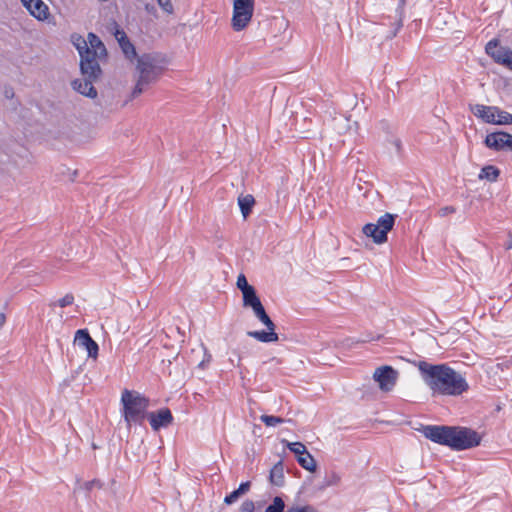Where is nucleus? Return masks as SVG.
<instances>
[{"label": "nucleus", "instance_id": "obj_1", "mask_svg": "<svg viewBox=\"0 0 512 512\" xmlns=\"http://www.w3.org/2000/svg\"><path fill=\"white\" fill-rule=\"evenodd\" d=\"M418 369L434 395L459 396L469 389L465 378L446 364L420 361Z\"/></svg>", "mask_w": 512, "mask_h": 512}, {"label": "nucleus", "instance_id": "obj_2", "mask_svg": "<svg viewBox=\"0 0 512 512\" xmlns=\"http://www.w3.org/2000/svg\"><path fill=\"white\" fill-rule=\"evenodd\" d=\"M71 41L80 55V71L82 75V78L72 81V88L83 96L94 99L97 97V90L94 84L102 76L100 64L95 59L96 52L88 49L87 41L81 35L73 34Z\"/></svg>", "mask_w": 512, "mask_h": 512}, {"label": "nucleus", "instance_id": "obj_3", "mask_svg": "<svg viewBox=\"0 0 512 512\" xmlns=\"http://www.w3.org/2000/svg\"><path fill=\"white\" fill-rule=\"evenodd\" d=\"M421 432L427 439L456 451L476 447L481 442L478 432L467 427L427 425L422 427Z\"/></svg>", "mask_w": 512, "mask_h": 512}, {"label": "nucleus", "instance_id": "obj_4", "mask_svg": "<svg viewBox=\"0 0 512 512\" xmlns=\"http://www.w3.org/2000/svg\"><path fill=\"white\" fill-rule=\"evenodd\" d=\"M166 64L165 55L159 52L144 53L137 57V80L131 97L140 96L150 85L156 83L163 74Z\"/></svg>", "mask_w": 512, "mask_h": 512}, {"label": "nucleus", "instance_id": "obj_5", "mask_svg": "<svg viewBox=\"0 0 512 512\" xmlns=\"http://www.w3.org/2000/svg\"><path fill=\"white\" fill-rule=\"evenodd\" d=\"M121 403L128 429L131 428L132 423L142 424L144 419L147 418L149 399L138 391L124 389L121 395Z\"/></svg>", "mask_w": 512, "mask_h": 512}, {"label": "nucleus", "instance_id": "obj_6", "mask_svg": "<svg viewBox=\"0 0 512 512\" xmlns=\"http://www.w3.org/2000/svg\"><path fill=\"white\" fill-rule=\"evenodd\" d=\"M396 215L385 213L377 220V223L364 225L362 231L367 237H371L375 243L387 241V233L393 228Z\"/></svg>", "mask_w": 512, "mask_h": 512}, {"label": "nucleus", "instance_id": "obj_7", "mask_svg": "<svg viewBox=\"0 0 512 512\" xmlns=\"http://www.w3.org/2000/svg\"><path fill=\"white\" fill-rule=\"evenodd\" d=\"M254 12V0H234L232 27L235 31L243 30L251 21Z\"/></svg>", "mask_w": 512, "mask_h": 512}, {"label": "nucleus", "instance_id": "obj_8", "mask_svg": "<svg viewBox=\"0 0 512 512\" xmlns=\"http://www.w3.org/2000/svg\"><path fill=\"white\" fill-rule=\"evenodd\" d=\"M263 325L266 326L267 330L261 331H248L247 336L252 337L262 343L277 342L279 337L275 332L276 325L267 314L266 310H262L254 315Z\"/></svg>", "mask_w": 512, "mask_h": 512}, {"label": "nucleus", "instance_id": "obj_9", "mask_svg": "<svg viewBox=\"0 0 512 512\" xmlns=\"http://www.w3.org/2000/svg\"><path fill=\"white\" fill-rule=\"evenodd\" d=\"M486 53L499 65L512 71V49L501 46L496 38L490 40L485 46Z\"/></svg>", "mask_w": 512, "mask_h": 512}, {"label": "nucleus", "instance_id": "obj_10", "mask_svg": "<svg viewBox=\"0 0 512 512\" xmlns=\"http://www.w3.org/2000/svg\"><path fill=\"white\" fill-rule=\"evenodd\" d=\"M399 373L393 367L385 365L377 368L373 374V379L378 383L381 391H391L398 379Z\"/></svg>", "mask_w": 512, "mask_h": 512}, {"label": "nucleus", "instance_id": "obj_11", "mask_svg": "<svg viewBox=\"0 0 512 512\" xmlns=\"http://www.w3.org/2000/svg\"><path fill=\"white\" fill-rule=\"evenodd\" d=\"M484 144L494 151H512V134L496 131L486 135Z\"/></svg>", "mask_w": 512, "mask_h": 512}, {"label": "nucleus", "instance_id": "obj_12", "mask_svg": "<svg viewBox=\"0 0 512 512\" xmlns=\"http://www.w3.org/2000/svg\"><path fill=\"white\" fill-rule=\"evenodd\" d=\"M74 343L78 346L86 349L88 356L92 359H97L99 346L98 344L91 338L87 329H79L77 330L74 338Z\"/></svg>", "mask_w": 512, "mask_h": 512}, {"label": "nucleus", "instance_id": "obj_13", "mask_svg": "<svg viewBox=\"0 0 512 512\" xmlns=\"http://www.w3.org/2000/svg\"><path fill=\"white\" fill-rule=\"evenodd\" d=\"M147 418L154 431L168 427L173 422V415L168 408H162L155 412H149Z\"/></svg>", "mask_w": 512, "mask_h": 512}, {"label": "nucleus", "instance_id": "obj_14", "mask_svg": "<svg viewBox=\"0 0 512 512\" xmlns=\"http://www.w3.org/2000/svg\"><path fill=\"white\" fill-rule=\"evenodd\" d=\"M22 5L28 10L30 15L39 21L49 18V8L42 0H20Z\"/></svg>", "mask_w": 512, "mask_h": 512}, {"label": "nucleus", "instance_id": "obj_15", "mask_svg": "<svg viewBox=\"0 0 512 512\" xmlns=\"http://www.w3.org/2000/svg\"><path fill=\"white\" fill-rule=\"evenodd\" d=\"M471 112L484 122L489 124L495 123L496 112L498 111L497 106H486L482 104H475L470 106Z\"/></svg>", "mask_w": 512, "mask_h": 512}, {"label": "nucleus", "instance_id": "obj_16", "mask_svg": "<svg viewBox=\"0 0 512 512\" xmlns=\"http://www.w3.org/2000/svg\"><path fill=\"white\" fill-rule=\"evenodd\" d=\"M115 37L119 43V46L124 53L125 57L129 60H133L137 57L135 46L131 43L126 33L123 30L116 29Z\"/></svg>", "mask_w": 512, "mask_h": 512}, {"label": "nucleus", "instance_id": "obj_17", "mask_svg": "<svg viewBox=\"0 0 512 512\" xmlns=\"http://www.w3.org/2000/svg\"><path fill=\"white\" fill-rule=\"evenodd\" d=\"M87 44L88 49L94 50L95 59H101L102 57L107 56V50L101 39L94 33L90 32L87 35Z\"/></svg>", "mask_w": 512, "mask_h": 512}, {"label": "nucleus", "instance_id": "obj_18", "mask_svg": "<svg viewBox=\"0 0 512 512\" xmlns=\"http://www.w3.org/2000/svg\"><path fill=\"white\" fill-rule=\"evenodd\" d=\"M243 307L251 308L254 315L264 310V306L256 293V290L242 296Z\"/></svg>", "mask_w": 512, "mask_h": 512}, {"label": "nucleus", "instance_id": "obj_19", "mask_svg": "<svg viewBox=\"0 0 512 512\" xmlns=\"http://www.w3.org/2000/svg\"><path fill=\"white\" fill-rule=\"evenodd\" d=\"M284 468L282 461L277 462L270 470L269 480L275 486H282L284 483Z\"/></svg>", "mask_w": 512, "mask_h": 512}, {"label": "nucleus", "instance_id": "obj_20", "mask_svg": "<svg viewBox=\"0 0 512 512\" xmlns=\"http://www.w3.org/2000/svg\"><path fill=\"white\" fill-rule=\"evenodd\" d=\"M238 205L240 207L244 219H246L248 215L251 213L253 206L255 205V199L250 194H247L245 196L241 195L238 197Z\"/></svg>", "mask_w": 512, "mask_h": 512}, {"label": "nucleus", "instance_id": "obj_21", "mask_svg": "<svg viewBox=\"0 0 512 512\" xmlns=\"http://www.w3.org/2000/svg\"><path fill=\"white\" fill-rule=\"evenodd\" d=\"M297 462L302 468L309 472H315L317 469L316 460L308 451L307 453H304L302 456H299Z\"/></svg>", "mask_w": 512, "mask_h": 512}, {"label": "nucleus", "instance_id": "obj_22", "mask_svg": "<svg viewBox=\"0 0 512 512\" xmlns=\"http://www.w3.org/2000/svg\"><path fill=\"white\" fill-rule=\"evenodd\" d=\"M405 4H406V0H399V5L396 10V16H397V21L395 23L396 26H395L394 30L391 31V33L386 36V38L391 39V38L395 37L396 34L398 33V31L400 30V28L402 27Z\"/></svg>", "mask_w": 512, "mask_h": 512}, {"label": "nucleus", "instance_id": "obj_23", "mask_svg": "<svg viewBox=\"0 0 512 512\" xmlns=\"http://www.w3.org/2000/svg\"><path fill=\"white\" fill-rule=\"evenodd\" d=\"M500 175V170L493 166V165H487L485 167L482 168L480 174H479V179H486L490 182H495L497 180V178L499 177Z\"/></svg>", "mask_w": 512, "mask_h": 512}, {"label": "nucleus", "instance_id": "obj_24", "mask_svg": "<svg viewBox=\"0 0 512 512\" xmlns=\"http://www.w3.org/2000/svg\"><path fill=\"white\" fill-rule=\"evenodd\" d=\"M496 116L497 118L495 117V125H510L512 124V114L507 112V111H504V110H501L499 107H498V111L496 112Z\"/></svg>", "mask_w": 512, "mask_h": 512}, {"label": "nucleus", "instance_id": "obj_25", "mask_svg": "<svg viewBox=\"0 0 512 512\" xmlns=\"http://www.w3.org/2000/svg\"><path fill=\"white\" fill-rule=\"evenodd\" d=\"M236 286L242 292V296L255 290V288L248 283L244 274L238 276Z\"/></svg>", "mask_w": 512, "mask_h": 512}, {"label": "nucleus", "instance_id": "obj_26", "mask_svg": "<svg viewBox=\"0 0 512 512\" xmlns=\"http://www.w3.org/2000/svg\"><path fill=\"white\" fill-rule=\"evenodd\" d=\"M284 443H286V446L289 448L291 452H293L296 457L302 456L304 453H307V449L304 444L301 442H293L290 443L288 441L283 440Z\"/></svg>", "mask_w": 512, "mask_h": 512}, {"label": "nucleus", "instance_id": "obj_27", "mask_svg": "<svg viewBox=\"0 0 512 512\" xmlns=\"http://www.w3.org/2000/svg\"><path fill=\"white\" fill-rule=\"evenodd\" d=\"M285 503L283 499L279 496H276L273 499L272 504L266 507L265 512H284Z\"/></svg>", "mask_w": 512, "mask_h": 512}, {"label": "nucleus", "instance_id": "obj_28", "mask_svg": "<svg viewBox=\"0 0 512 512\" xmlns=\"http://www.w3.org/2000/svg\"><path fill=\"white\" fill-rule=\"evenodd\" d=\"M260 420L265 423L266 426H276L278 424L284 423L285 420L278 416L272 415H262Z\"/></svg>", "mask_w": 512, "mask_h": 512}, {"label": "nucleus", "instance_id": "obj_29", "mask_svg": "<svg viewBox=\"0 0 512 512\" xmlns=\"http://www.w3.org/2000/svg\"><path fill=\"white\" fill-rule=\"evenodd\" d=\"M74 302V296L71 293L66 294L63 298L59 299L57 302H51L49 304L50 307H55L59 305L61 308L71 305Z\"/></svg>", "mask_w": 512, "mask_h": 512}, {"label": "nucleus", "instance_id": "obj_30", "mask_svg": "<svg viewBox=\"0 0 512 512\" xmlns=\"http://www.w3.org/2000/svg\"><path fill=\"white\" fill-rule=\"evenodd\" d=\"M340 480L341 478L336 472H331V474L326 478L322 488L336 486L340 483Z\"/></svg>", "mask_w": 512, "mask_h": 512}, {"label": "nucleus", "instance_id": "obj_31", "mask_svg": "<svg viewBox=\"0 0 512 512\" xmlns=\"http://www.w3.org/2000/svg\"><path fill=\"white\" fill-rule=\"evenodd\" d=\"M241 496L243 495L239 492V490L235 489L224 498V503L227 505H231L235 503Z\"/></svg>", "mask_w": 512, "mask_h": 512}, {"label": "nucleus", "instance_id": "obj_32", "mask_svg": "<svg viewBox=\"0 0 512 512\" xmlns=\"http://www.w3.org/2000/svg\"><path fill=\"white\" fill-rule=\"evenodd\" d=\"M286 512H317V510L311 505L304 506H291Z\"/></svg>", "mask_w": 512, "mask_h": 512}, {"label": "nucleus", "instance_id": "obj_33", "mask_svg": "<svg viewBox=\"0 0 512 512\" xmlns=\"http://www.w3.org/2000/svg\"><path fill=\"white\" fill-rule=\"evenodd\" d=\"M255 508H256V505L252 500H245L241 504V506L239 508V512H254Z\"/></svg>", "mask_w": 512, "mask_h": 512}, {"label": "nucleus", "instance_id": "obj_34", "mask_svg": "<svg viewBox=\"0 0 512 512\" xmlns=\"http://www.w3.org/2000/svg\"><path fill=\"white\" fill-rule=\"evenodd\" d=\"M159 6L167 13L171 14L173 13V5L171 3V0H157Z\"/></svg>", "mask_w": 512, "mask_h": 512}, {"label": "nucleus", "instance_id": "obj_35", "mask_svg": "<svg viewBox=\"0 0 512 512\" xmlns=\"http://www.w3.org/2000/svg\"><path fill=\"white\" fill-rule=\"evenodd\" d=\"M250 487H251V482L247 481V482L241 483L237 489L239 490V492L242 495H244L250 490Z\"/></svg>", "mask_w": 512, "mask_h": 512}, {"label": "nucleus", "instance_id": "obj_36", "mask_svg": "<svg viewBox=\"0 0 512 512\" xmlns=\"http://www.w3.org/2000/svg\"><path fill=\"white\" fill-rule=\"evenodd\" d=\"M84 486H85V489L87 491H90V490H92L93 487H95V486L101 487L102 485H101L99 480L94 479V480H91V481H87L84 484Z\"/></svg>", "mask_w": 512, "mask_h": 512}, {"label": "nucleus", "instance_id": "obj_37", "mask_svg": "<svg viewBox=\"0 0 512 512\" xmlns=\"http://www.w3.org/2000/svg\"><path fill=\"white\" fill-rule=\"evenodd\" d=\"M455 211H456V209L453 206H446V207L440 209V214L442 216H445L449 213H454Z\"/></svg>", "mask_w": 512, "mask_h": 512}, {"label": "nucleus", "instance_id": "obj_38", "mask_svg": "<svg viewBox=\"0 0 512 512\" xmlns=\"http://www.w3.org/2000/svg\"><path fill=\"white\" fill-rule=\"evenodd\" d=\"M5 322H6V315L4 313H0V328L3 327Z\"/></svg>", "mask_w": 512, "mask_h": 512}, {"label": "nucleus", "instance_id": "obj_39", "mask_svg": "<svg viewBox=\"0 0 512 512\" xmlns=\"http://www.w3.org/2000/svg\"><path fill=\"white\" fill-rule=\"evenodd\" d=\"M211 359V355H207V358L200 362L199 366L204 367L205 363L209 362Z\"/></svg>", "mask_w": 512, "mask_h": 512}, {"label": "nucleus", "instance_id": "obj_40", "mask_svg": "<svg viewBox=\"0 0 512 512\" xmlns=\"http://www.w3.org/2000/svg\"><path fill=\"white\" fill-rule=\"evenodd\" d=\"M512 248V239L509 243L506 244V249L509 250Z\"/></svg>", "mask_w": 512, "mask_h": 512}, {"label": "nucleus", "instance_id": "obj_41", "mask_svg": "<svg viewBox=\"0 0 512 512\" xmlns=\"http://www.w3.org/2000/svg\"><path fill=\"white\" fill-rule=\"evenodd\" d=\"M395 145H396V147L399 149V148H400V145H401L400 140H396V141H395Z\"/></svg>", "mask_w": 512, "mask_h": 512}, {"label": "nucleus", "instance_id": "obj_42", "mask_svg": "<svg viewBox=\"0 0 512 512\" xmlns=\"http://www.w3.org/2000/svg\"><path fill=\"white\" fill-rule=\"evenodd\" d=\"M151 9H154V6L149 7V5H146V10L150 11Z\"/></svg>", "mask_w": 512, "mask_h": 512}, {"label": "nucleus", "instance_id": "obj_43", "mask_svg": "<svg viewBox=\"0 0 512 512\" xmlns=\"http://www.w3.org/2000/svg\"><path fill=\"white\" fill-rule=\"evenodd\" d=\"M151 9H154V6L149 7V5H146V10L150 11Z\"/></svg>", "mask_w": 512, "mask_h": 512}, {"label": "nucleus", "instance_id": "obj_44", "mask_svg": "<svg viewBox=\"0 0 512 512\" xmlns=\"http://www.w3.org/2000/svg\"><path fill=\"white\" fill-rule=\"evenodd\" d=\"M255 429H259V430H260V429H261V427H260L259 425H255V426H254V430H255Z\"/></svg>", "mask_w": 512, "mask_h": 512}]
</instances>
